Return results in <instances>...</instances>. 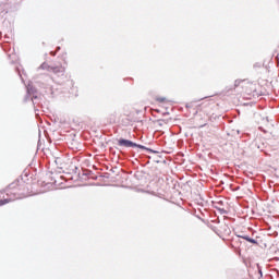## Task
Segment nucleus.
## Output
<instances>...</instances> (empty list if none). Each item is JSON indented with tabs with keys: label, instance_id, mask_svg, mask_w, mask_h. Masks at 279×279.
I'll use <instances>...</instances> for the list:
<instances>
[{
	"label": "nucleus",
	"instance_id": "obj_1",
	"mask_svg": "<svg viewBox=\"0 0 279 279\" xmlns=\"http://www.w3.org/2000/svg\"><path fill=\"white\" fill-rule=\"evenodd\" d=\"M118 145L119 147H138V149H145L146 151H149L150 154H154V150H151L150 148H147L141 144H136L130 140H119L118 141Z\"/></svg>",
	"mask_w": 279,
	"mask_h": 279
},
{
	"label": "nucleus",
	"instance_id": "obj_7",
	"mask_svg": "<svg viewBox=\"0 0 279 279\" xmlns=\"http://www.w3.org/2000/svg\"><path fill=\"white\" fill-rule=\"evenodd\" d=\"M40 69H47V64L46 63L41 64Z\"/></svg>",
	"mask_w": 279,
	"mask_h": 279
},
{
	"label": "nucleus",
	"instance_id": "obj_3",
	"mask_svg": "<svg viewBox=\"0 0 279 279\" xmlns=\"http://www.w3.org/2000/svg\"><path fill=\"white\" fill-rule=\"evenodd\" d=\"M14 199L12 198H4L0 199V206H5V204H10V202H13Z\"/></svg>",
	"mask_w": 279,
	"mask_h": 279
},
{
	"label": "nucleus",
	"instance_id": "obj_9",
	"mask_svg": "<svg viewBox=\"0 0 279 279\" xmlns=\"http://www.w3.org/2000/svg\"><path fill=\"white\" fill-rule=\"evenodd\" d=\"M242 239H244V241H247V239H250L247 235H243Z\"/></svg>",
	"mask_w": 279,
	"mask_h": 279
},
{
	"label": "nucleus",
	"instance_id": "obj_6",
	"mask_svg": "<svg viewBox=\"0 0 279 279\" xmlns=\"http://www.w3.org/2000/svg\"><path fill=\"white\" fill-rule=\"evenodd\" d=\"M240 85H241V81H235V82H234L235 88H236L238 86H240Z\"/></svg>",
	"mask_w": 279,
	"mask_h": 279
},
{
	"label": "nucleus",
	"instance_id": "obj_2",
	"mask_svg": "<svg viewBox=\"0 0 279 279\" xmlns=\"http://www.w3.org/2000/svg\"><path fill=\"white\" fill-rule=\"evenodd\" d=\"M48 71L54 73V75H64V66H48Z\"/></svg>",
	"mask_w": 279,
	"mask_h": 279
},
{
	"label": "nucleus",
	"instance_id": "obj_4",
	"mask_svg": "<svg viewBox=\"0 0 279 279\" xmlns=\"http://www.w3.org/2000/svg\"><path fill=\"white\" fill-rule=\"evenodd\" d=\"M27 93H28V95H32L34 93V88L29 84L27 86Z\"/></svg>",
	"mask_w": 279,
	"mask_h": 279
},
{
	"label": "nucleus",
	"instance_id": "obj_10",
	"mask_svg": "<svg viewBox=\"0 0 279 279\" xmlns=\"http://www.w3.org/2000/svg\"><path fill=\"white\" fill-rule=\"evenodd\" d=\"M51 53V56H56V52H50Z\"/></svg>",
	"mask_w": 279,
	"mask_h": 279
},
{
	"label": "nucleus",
	"instance_id": "obj_11",
	"mask_svg": "<svg viewBox=\"0 0 279 279\" xmlns=\"http://www.w3.org/2000/svg\"><path fill=\"white\" fill-rule=\"evenodd\" d=\"M240 239H242V236H244V235H238Z\"/></svg>",
	"mask_w": 279,
	"mask_h": 279
},
{
	"label": "nucleus",
	"instance_id": "obj_5",
	"mask_svg": "<svg viewBox=\"0 0 279 279\" xmlns=\"http://www.w3.org/2000/svg\"><path fill=\"white\" fill-rule=\"evenodd\" d=\"M248 243H253V245H258V242L252 238L247 239Z\"/></svg>",
	"mask_w": 279,
	"mask_h": 279
},
{
	"label": "nucleus",
	"instance_id": "obj_8",
	"mask_svg": "<svg viewBox=\"0 0 279 279\" xmlns=\"http://www.w3.org/2000/svg\"><path fill=\"white\" fill-rule=\"evenodd\" d=\"M158 101H160V104L165 102V98H158Z\"/></svg>",
	"mask_w": 279,
	"mask_h": 279
}]
</instances>
